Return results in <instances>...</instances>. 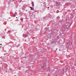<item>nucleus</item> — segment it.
Masks as SVG:
<instances>
[{
    "instance_id": "0eeeda50",
    "label": "nucleus",
    "mask_w": 76,
    "mask_h": 76,
    "mask_svg": "<svg viewBox=\"0 0 76 76\" xmlns=\"http://www.w3.org/2000/svg\"><path fill=\"white\" fill-rule=\"evenodd\" d=\"M27 36H28L27 35H26L25 34H24V36L25 37H27Z\"/></svg>"
},
{
    "instance_id": "423d86ee",
    "label": "nucleus",
    "mask_w": 76,
    "mask_h": 76,
    "mask_svg": "<svg viewBox=\"0 0 76 76\" xmlns=\"http://www.w3.org/2000/svg\"><path fill=\"white\" fill-rule=\"evenodd\" d=\"M57 19H60V17L59 16L57 17Z\"/></svg>"
},
{
    "instance_id": "f8f14e48",
    "label": "nucleus",
    "mask_w": 76,
    "mask_h": 76,
    "mask_svg": "<svg viewBox=\"0 0 76 76\" xmlns=\"http://www.w3.org/2000/svg\"><path fill=\"white\" fill-rule=\"evenodd\" d=\"M0 45H2V44H0Z\"/></svg>"
},
{
    "instance_id": "dca6fc26",
    "label": "nucleus",
    "mask_w": 76,
    "mask_h": 76,
    "mask_svg": "<svg viewBox=\"0 0 76 76\" xmlns=\"http://www.w3.org/2000/svg\"><path fill=\"white\" fill-rule=\"evenodd\" d=\"M22 20H23V19H22Z\"/></svg>"
},
{
    "instance_id": "4468645a",
    "label": "nucleus",
    "mask_w": 76,
    "mask_h": 76,
    "mask_svg": "<svg viewBox=\"0 0 76 76\" xmlns=\"http://www.w3.org/2000/svg\"><path fill=\"white\" fill-rule=\"evenodd\" d=\"M72 25V24L70 25H70Z\"/></svg>"
},
{
    "instance_id": "f03ea898",
    "label": "nucleus",
    "mask_w": 76,
    "mask_h": 76,
    "mask_svg": "<svg viewBox=\"0 0 76 76\" xmlns=\"http://www.w3.org/2000/svg\"><path fill=\"white\" fill-rule=\"evenodd\" d=\"M56 6L57 7L58 6H59V5H60V3H56Z\"/></svg>"
},
{
    "instance_id": "f257e3e1",
    "label": "nucleus",
    "mask_w": 76,
    "mask_h": 76,
    "mask_svg": "<svg viewBox=\"0 0 76 76\" xmlns=\"http://www.w3.org/2000/svg\"><path fill=\"white\" fill-rule=\"evenodd\" d=\"M63 28H64V29L65 30L67 28V26L65 25H64V26L63 27Z\"/></svg>"
},
{
    "instance_id": "6e6552de",
    "label": "nucleus",
    "mask_w": 76,
    "mask_h": 76,
    "mask_svg": "<svg viewBox=\"0 0 76 76\" xmlns=\"http://www.w3.org/2000/svg\"><path fill=\"white\" fill-rule=\"evenodd\" d=\"M15 16H16V14H14V15H13V16L14 17Z\"/></svg>"
},
{
    "instance_id": "9b49d317",
    "label": "nucleus",
    "mask_w": 76,
    "mask_h": 76,
    "mask_svg": "<svg viewBox=\"0 0 76 76\" xmlns=\"http://www.w3.org/2000/svg\"><path fill=\"white\" fill-rule=\"evenodd\" d=\"M58 50V49H57V48L56 49V50Z\"/></svg>"
},
{
    "instance_id": "39448f33",
    "label": "nucleus",
    "mask_w": 76,
    "mask_h": 76,
    "mask_svg": "<svg viewBox=\"0 0 76 76\" xmlns=\"http://www.w3.org/2000/svg\"><path fill=\"white\" fill-rule=\"evenodd\" d=\"M34 2H32L31 3V4H32L33 5L32 6H33V7H34Z\"/></svg>"
},
{
    "instance_id": "1a4fd4ad",
    "label": "nucleus",
    "mask_w": 76,
    "mask_h": 76,
    "mask_svg": "<svg viewBox=\"0 0 76 76\" xmlns=\"http://www.w3.org/2000/svg\"><path fill=\"white\" fill-rule=\"evenodd\" d=\"M18 46H17V48H18Z\"/></svg>"
},
{
    "instance_id": "20e7f679",
    "label": "nucleus",
    "mask_w": 76,
    "mask_h": 76,
    "mask_svg": "<svg viewBox=\"0 0 76 76\" xmlns=\"http://www.w3.org/2000/svg\"><path fill=\"white\" fill-rule=\"evenodd\" d=\"M30 8L31 9V10H34V8L33 7H30Z\"/></svg>"
},
{
    "instance_id": "7ed1b4c3",
    "label": "nucleus",
    "mask_w": 76,
    "mask_h": 76,
    "mask_svg": "<svg viewBox=\"0 0 76 76\" xmlns=\"http://www.w3.org/2000/svg\"><path fill=\"white\" fill-rule=\"evenodd\" d=\"M45 31H48V28L47 27H46L44 29Z\"/></svg>"
},
{
    "instance_id": "9d476101",
    "label": "nucleus",
    "mask_w": 76,
    "mask_h": 76,
    "mask_svg": "<svg viewBox=\"0 0 76 76\" xmlns=\"http://www.w3.org/2000/svg\"><path fill=\"white\" fill-rule=\"evenodd\" d=\"M15 13L16 14H17V12H15Z\"/></svg>"
},
{
    "instance_id": "ddd939ff",
    "label": "nucleus",
    "mask_w": 76,
    "mask_h": 76,
    "mask_svg": "<svg viewBox=\"0 0 76 76\" xmlns=\"http://www.w3.org/2000/svg\"><path fill=\"white\" fill-rule=\"evenodd\" d=\"M60 50H61V49H59V51H60Z\"/></svg>"
},
{
    "instance_id": "2eb2a0df",
    "label": "nucleus",
    "mask_w": 76,
    "mask_h": 76,
    "mask_svg": "<svg viewBox=\"0 0 76 76\" xmlns=\"http://www.w3.org/2000/svg\"><path fill=\"white\" fill-rule=\"evenodd\" d=\"M10 70H12V69H11Z\"/></svg>"
}]
</instances>
